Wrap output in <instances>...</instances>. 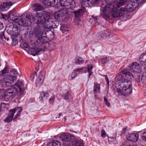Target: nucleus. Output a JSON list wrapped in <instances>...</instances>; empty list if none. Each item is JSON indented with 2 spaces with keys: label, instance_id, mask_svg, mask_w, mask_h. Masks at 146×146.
I'll use <instances>...</instances> for the list:
<instances>
[{
  "label": "nucleus",
  "instance_id": "obj_51",
  "mask_svg": "<svg viewBox=\"0 0 146 146\" xmlns=\"http://www.w3.org/2000/svg\"><path fill=\"white\" fill-rule=\"evenodd\" d=\"M127 129L126 127H124L123 129V131H122V133L123 134H125L126 133V131Z\"/></svg>",
  "mask_w": 146,
  "mask_h": 146
},
{
  "label": "nucleus",
  "instance_id": "obj_20",
  "mask_svg": "<svg viewBox=\"0 0 146 146\" xmlns=\"http://www.w3.org/2000/svg\"><path fill=\"white\" fill-rule=\"evenodd\" d=\"M42 3L46 7H53L55 3L54 0H41Z\"/></svg>",
  "mask_w": 146,
  "mask_h": 146
},
{
  "label": "nucleus",
  "instance_id": "obj_30",
  "mask_svg": "<svg viewBox=\"0 0 146 146\" xmlns=\"http://www.w3.org/2000/svg\"><path fill=\"white\" fill-rule=\"evenodd\" d=\"M74 14H75L74 13ZM76 17L75 16V18L74 19V21L75 23V24L81 26L83 24V22L81 20L78 18V17Z\"/></svg>",
  "mask_w": 146,
  "mask_h": 146
},
{
  "label": "nucleus",
  "instance_id": "obj_1",
  "mask_svg": "<svg viewBox=\"0 0 146 146\" xmlns=\"http://www.w3.org/2000/svg\"><path fill=\"white\" fill-rule=\"evenodd\" d=\"M36 20L38 26L30 32V34L34 36L35 38L36 42L31 40V45L33 46H41L45 43L46 41L45 38L42 36L43 34V30L41 29L39 26L44 27L47 29L52 27L53 23L52 19H50V14L47 12L42 11L36 14Z\"/></svg>",
  "mask_w": 146,
  "mask_h": 146
},
{
  "label": "nucleus",
  "instance_id": "obj_17",
  "mask_svg": "<svg viewBox=\"0 0 146 146\" xmlns=\"http://www.w3.org/2000/svg\"><path fill=\"white\" fill-rule=\"evenodd\" d=\"M45 74L44 72H41L38 76V77L36 79V84L37 85L40 86L42 83Z\"/></svg>",
  "mask_w": 146,
  "mask_h": 146
},
{
  "label": "nucleus",
  "instance_id": "obj_10",
  "mask_svg": "<svg viewBox=\"0 0 146 146\" xmlns=\"http://www.w3.org/2000/svg\"><path fill=\"white\" fill-rule=\"evenodd\" d=\"M17 78L16 76L9 75H6L4 76L3 78L5 85L12 87L14 85Z\"/></svg>",
  "mask_w": 146,
  "mask_h": 146
},
{
  "label": "nucleus",
  "instance_id": "obj_4",
  "mask_svg": "<svg viewBox=\"0 0 146 146\" xmlns=\"http://www.w3.org/2000/svg\"><path fill=\"white\" fill-rule=\"evenodd\" d=\"M126 4L125 7H121V10H124L128 12L132 11L134 9L137 7L136 0H117L115 9H119L122 5Z\"/></svg>",
  "mask_w": 146,
  "mask_h": 146
},
{
  "label": "nucleus",
  "instance_id": "obj_54",
  "mask_svg": "<svg viewBox=\"0 0 146 146\" xmlns=\"http://www.w3.org/2000/svg\"><path fill=\"white\" fill-rule=\"evenodd\" d=\"M3 27V23L0 22V30Z\"/></svg>",
  "mask_w": 146,
  "mask_h": 146
},
{
  "label": "nucleus",
  "instance_id": "obj_5",
  "mask_svg": "<svg viewBox=\"0 0 146 146\" xmlns=\"http://www.w3.org/2000/svg\"><path fill=\"white\" fill-rule=\"evenodd\" d=\"M18 93V91L14 87L8 88L5 90L0 89V99L9 101L14 98Z\"/></svg>",
  "mask_w": 146,
  "mask_h": 146
},
{
  "label": "nucleus",
  "instance_id": "obj_49",
  "mask_svg": "<svg viewBox=\"0 0 146 146\" xmlns=\"http://www.w3.org/2000/svg\"><path fill=\"white\" fill-rule=\"evenodd\" d=\"M137 3V6L139 5V3H141L143 2L145 0H136Z\"/></svg>",
  "mask_w": 146,
  "mask_h": 146
},
{
  "label": "nucleus",
  "instance_id": "obj_47",
  "mask_svg": "<svg viewBox=\"0 0 146 146\" xmlns=\"http://www.w3.org/2000/svg\"><path fill=\"white\" fill-rule=\"evenodd\" d=\"M54 143L55 142L54 141L48 143L47 144V146H55V145H54Z\"/></svg>",
  "mask_w": 146,
  "mask_h": 146
},
{
  "label": "nucleus",
  "instance_id": "obj_23",
  "mask_svg": "<svg viewBox=\"0 0 146 146\" xmlns=\"http://www.w3.org/2000/svg\"><path fill=\"white\" fill-rule=\"evenodd\" d=\"M62 97L64 99L68 101H71L72 100V97L69 92H67L66 94H64Z\"/></svg>",
  "mask_w": 146,
  "mask_h": 146
},
{
  "label": "nucleus",
  "instance_id": "obj_44",
  "mask_svg": "<svg viewBox=\"0 0 146 146\" xmlns=\"http://www.w3.org/2000/svg\"><path fill=\"white\" fill-rule=\"evenodd\" d=\"M106 135V133L104 130L102 129L101 131V136L103 137H105Z\"/></svg>",
  "mask_w": 146,
  "mask_h": 146
},
{
  "label": "nucleus",
  "instance_id": "obj_59",
  "mask_svg": "<svg viewBox=\"0 0 146 146\" xmlns=\"http://www.w3.org/2000/svg\"><path fill=\"white\" fill-rule=\"evenodd\" d=\"M60 115H61V114H58V118H59L60 116Z\"/></svg>",
  "mask_w": 146,
  "mask_h": 146
},
{
  "label": "nucleus",
  "instance_id": "obj_57",
  "mask_svg": "<svg viewBox=\"0 0 146 146\" xmlns=\"http://www.w3.org/2000/svg\"><path fill=\"white\" fill-rule=\"evenodd\" d=\"M140 81L139 78H138L137 79L135 80V81L137 82H139Z\"/></svg>",
  "mask_w": 146,
  "mask_h": 146
},
{
  "label": "nucleus",
  "instance_id": "obj_29",
  "mask_svg": "<svg viewBox=\"0 0 146 146\" xmlns=\"http://www.w3.org/2000/svg\"><path fill=\"white\" fill-rule=\"evenodd\" d=\"M84 62V60L80 57H76L75 59V63L77 65H81Z\"/></svg>",
  "mask_w": 146,
  "mask_h": 146
},
{
  "label": "nucleus",
  "instance_id": "obj_55",
  "mask_svg": "<svg viewBox=\"0 0 146 146\" xmlns=\"http://www.w3.org/2000/svg\"><path fill=\"white\" fill-rule=\"evenodd\" d=\"M105 103L106 105L108 107H109L110 105V103L108 102V101L105 102Z\"/></svg>",
  "mask_w": 146,
  "mask_h": 146
},
{
  "label": "nucleus",
  "instance_id": "obj_42",
  "mask_svg": "<svg viewBox=\"0 0 146 146\" xmlns=\"http://www.w3.org/2000/svg\"><path fill=\"white\" fill-rule=\"evenodd\" d=\"M101 0H90V3L92 4L98 3Z\"/></svg>",
  "mask_w": 146,
  "mask_h": 146
},
{
  "label": "nucleus",
  "instance_id": "obj_32",
  "mask_svg": "<svg viewBox=\"0 0 146 146\" xmlns=\"http://www.w3.org/2000/svg\"><path fill=\"white\" fill-rule=\"evenodd\" d=\"M31 45L30 46L27 42H23L21 45V46L25 49L27 50V49H28L30 47Z\"/></svg>",
  "mask_w": 146,
  "mask_h": 146
},
{
  "label": "nucleus",
  "instance_id": "obj_50",
  "mask_svg": "<svg viewBox=\"0 0 146 146\" xmlns=\"http://www.w3.org/2000/svg\"><path fill=\"white\" fill-rule=\"evenodd\" d=\"M104 76L105 77V79H106V80L108 84V85L109 84V79L108 78L107 76L106 75H105Z\"/></svg>",
  "mask_w": 146,
  "mask_h": 146
},
{
  "label": "nucleus",
  "instance_id": "obj_38",
  "mask_svg": "<svg viewBox=\"0 0 146 146\" xmlns=\"http://www.w3.org/2000/svg\"><path fill=\"white\" fill-rule=\"evenodd\" d=\"M84 69H86V67H82L80 68H77L74 70V71L75 72H80L82 71H83L84 70H85Z\"/></svg>",
  "mask_w": 146,
  "mask_h": 146
},
{
  "label": "nucleus",
  "instance_id": "obj_28",
  "mask_svg": "<svg viewBox=\"0 0 146 146\" xmlns=\"http://www.w3.org/2000/svg\"><path fill=\"white\" fill-rule=\"evenodd\" d=\"M60 30L62 33L65 34H67L68 32L69 31V29L67 27L66 25H62L60 27Z\"/></svg>",
  "mask_w": 146,
  "mask_h": 146
},
{
  "label": "nucleus",
  "instance_id": "obj_37",
  "mask_svg": "<svg viewBox=\"0 0 146 146\" xmlns=\"http://www.w3.org/2000/svg\"><path fill=\"white\" fill-rule=\"evenodd\" d=\"M141 80L143 82H146V73L145 72L143 74L141 77Z\"/></svg>",
  "mask_w": 146,
  "mask_h": 146
},
{
  "label": "nucleus",
  "instance_id": "obj_36",
  "mask_svg": "<svg viewBox=\"0 0 146 146\" xmlns=\"http://www.w3.org/2000/svg\"><path fill=\"white\" fill-rule=\"evenodd\" d=\"M67 136V135L66 134L64 133L61 135L60 136V138L62 140L66 142Z\"/></svg>",
  "mask_w": 146,
  "mask_h": 146
},
{
  "label": "nucleus",
  "instance_id": "obj_61",
  "mask_svg": "<svg viewBox=\"0 0 146 146\" xmlns=\"http://www.w3.org/2000/svg\"><path fill=\"white\" fill-rule=\"evenodd\" d=\"M55 26H56V24H55Z\"/></svg>",
  "mask_w": 146,
  "mask_h": 146
},
{
  "label": "nucleus",
  "instance_id": "obj_15",
  "mask_svg": "<svg viewBox=\"0 0 146 146\" xmlns=\"http://www.w3.org/2000/svg\"><path fill=\"white\" fill-rule=\"evenodd\" d=\"M110 32L109 30L104 31L97 34L98 39L101 40L108 38L110 35Z\"/></svg>",
  "mask_w": 146,
  "mask_h": 146
},
{
  "label": "nucleus",
  "instance_id": "obj_27",
  "mask_svg": "<svg viewBox=\"0 0 146 146\" xmlns=\"http://www.w3.org/2000/svg\"><path fill=\"white\" fill-rule=\"evenodd\" d=\"M93 66L92 64L91 65H88L87 68H86V69H84L85 70H83V73H86L87 72H88L90 73L91 71L92 70V68H93ZM91 74L90 73H89V77H90Z\"/></svg>",
  "mask_w": 146,
  "mask_h": 146
},
{
  "label": "nucleus",
  "instance_id": "obj_46",
  "mask_svg": "<svg viewBox=\"0 0 146 146\" xmlns=\"http://www.w3.org/2000/svg\"><path fill=\"white\" fill-rule=\"evenodd\" d=\"M54 102V97H51L49 99V102L50 103H53Z\"/></svg>",
  "mask_w": 146,
  "mask_h": 146
},
{
  "label": "nucleus",
  "instance_id": "obj_31",
  "mask_svg": "<svg viewBox=\"0 0 146 146\" xmlns=\"http://www.w3.org/2000/svg\"><path fill=\"white\" fill-rule=\"evenodd\" d=\"M100 90V85L99 84H97L94 86V94H96L97 92H98Z\"/></svg>",
  "mask_w": 146,
  "mask_h": 146
},
{
  "label": "nucleus",
  "instance_id": "obj_60",
  "mask_svg": "<svg viewBox=\"0 0 146 146\" xmlns=\"http://www.w3.org/2000/svg\"><path fill=\"white\" fill-rule=\"evenodd\" d=\"M120 146H124L123 145H121Z\"/></svg>",
  "mask_w": 146,
  "mask_h": 146
},
{
  "label": "nucleus",
  "instance_id": "obj_3",
  "mask_svg": "<svg viewBox=\"0 0 146 146\" xmlns=\"http://www.w3.org/2000/svg\"><path fill=\"white\" fill-rule=\"evenodd\" d=\"M121 72L125 77L122 74H119L115 77L116 88L118 93L126 96L131 94L132 92L131 81L134 80V77L132 74L126 70H123Z\"/></svg>",
  "mask_w": 146,
  "mask_h": 146
},
{
  "label": "nucleus",
  "instance_id": "obj_24",
  "mask_svg": "<svg viewBox=\"0 0 146 146\" xmlns=\"http://www.w3.org/2000/svg\"><path fill=\"white\" fill-rule=\"evenodd\" d=\"M33 10L35 11H39L42 9V7L41 5L38 3H36L33 6Z\"/></svg>",
  "mask_w": 146,
  "mask_h": 146
},
{
  "label": "nucleus",
  "instance_id": "obj_14",
  "mask_svg": "<svg viewBox=\"0 0 146 146\" xmlns=\"http://www.w3.org/2000/svg\"><path fill=\"white\" fill-rule=\"evenodd\" d=\"M130 70L133 72H138L140 73L141 72L140 64L137 62H134L130 64L129 65Z\"/></svg>",
  "mask_w": 146,
  "mask_h": 146
},
{
  "label": "nucleus",
  "instance_id": "obj_34",
  "mask_svg": "<svg viewBox=\"0 0 146 146\" xmlns=\"http://www.w3.org/2000/svg\"><path fill=\"white\" fill-rule=\"evenodd\" d=\"M0 38L3 40H7L8 41L9 40V38H7L5 37L3 32H1L0 33Z\"/></svg>",
  "mask_w": 146,
  "mask_h": 146
},
{
  "label": "nucleus",
  "instance_id": "obj_58",
  "mask_svg": "<svg viewBox=\"0 0 146 146\" xmlns=\"http://www.w3.org/2000/svg\"><path fill=\"white\" fill-rule=\"evenodd\" d=\"M145 66L144 67V69L145 70V71L146 72V65H145Z\"/></svg>",
  "mask_w": 146,
  "mask_h": 146
},
{
  "label": "nucleus",
  "instance_id": "obj_25",
  "mask_svg": "<svg viewBox=\"0 0 146 146\" xmlns=\"http://www.w3.org/2000/svg\"><path fill=\"white\" fill-rule=\"evenodd\" d=\"M111 60L112 58L111 57H104L100 59V61L102 64H104Z\"/></svg>",
  "mask_w": 146,
  "mask_h": 146
},
{
  "label": "nucleus",
  "instance_id": "obj_6",
  "mask_svg": "<svg viewBox=\"0 0 146 146\" xmlns=\"http://www.w3.org/2000/svg\"><path fill=\"white\" fill-rule=\"evenodd\" d=\"M22 109L21 107H17L10 111L9 113L4 120L6 122L9 123L13 120H16L17 118L20 115Z\"/></svg>",
  "mask_w": 146,
  "mask_h": 146
},
{
  "label": "nucleus",
  "instance_id": "obj_40",
  "mask_svg": "<svg viewBox=\"0 0 146 146\" xmlns=\"http://www.w3.org/2000/svg\"><path fill=\"white\" fill-rule=\"evenodd\" d=\"M11 73L12 74L14 75L13 76H15L17 77V76L18 75V72L17 71L14 69H12L11 71Z\"/></svg>",
  "mask_w": 146,
  "mask_h": 146
},
{
  "label": "nucleus",
  "instance_id": "obj_53",
  "mask_svg": "<svg viewBox=\"0 0 146 146\" xmlns=\"http://www.w3.org/2000/svg\"><path fill=\"white\" fill-rule=\"evenodd\" d=\"M115 139L113 137H110L108 138L109 141L112 140L113 141H114V140Z\"/></svg>",
  "mask_w": 146,
  "mask_h": 146
},
{
  "label": "nucleus",
  "instance_id": "obj_12",
  "mask_svg": "<svg viewBox=\"0 0 146 146\" xmlns=\"http://www.w3.org/2000/svg\"><path fill=\"white\" fill-rule=\"evenodd\" d=\"M106 2L107 4L103 7V12L108 14L111 11H109L108 9L116 6V1L115 2V0H106Z\"/></svg>",
  "mask_w": 146,
  "mask_h": 146
},
{
  "label": "nucleus",
  "instance_id": "obj_52",
  "mask_svg": "<svg viewBox=\"0 0 146 146\" xmlns=\"http://www.w3.org/2000/svg\"><path fill=\"white\" fill-rule=\"evenodd\" d=\"M35 76V75L34 74H32L30 76V79H31L33 80V79Z\"/></svg>",
  "mask_w": 146,
  "mask_h": 146
},
{
  "label": "nucleus",
  "instance_id": "obj_8",
  "mask_svg": "<svg viewBox=\"0 0 146 146\" xmlns=\"http://www.w3.org/2000/svg\"><path fill=\"white\" fill-rule=\"evenodd\" d=\"M115 6L114 7H113L110 9H109L108 10L109 11H111L110 13L108 14L105 13L104 12H103V16L106 17V18H108L109 17L110 15H112V17H113L117 18L119 17H121L123 16L125 14V11L124 10H121V8L119 9V11H118V9H115Z\"/></svg>",
  "mask_w": 146,
  "mask_h": 146
},
{
  "label": "nucleus",
  "instance_id": "obj_56",
  "mask_svg": "<svg viewBox=\"0 0 146 146\" xmlns=\"http://www.w3.org/2000/svg\"><path fill=\"white\" fill-rule=\"evenodd\" d=\"M104 102H106V101H108V100L105 97H104Z\"/></svg>",
  "mask_w": 146,
  "mask_h": 146
},
{
  "label": "nucleus",
  "instance_id": "obj_11",
  "mask_svg": "<svg viewBox=\"0 0 146 146\" xmlns=\"http://www.w3.org/2000/svg\"><path fill=\"white\" fill-rule=\"evenodd\" d=\"M61 7H65L66 9H72L75 6V2L73 0H60Z\"/></svg>",
  "mask_w": 146,
  "mask_h": 146
},
{
  "label": "nucleus",
  "instance_id": "obj_41",
  "mask_svg": "<svg viewBox=\"0 0 146 146\" xmlns=\"http://www.w3.org/2000/svg\"><path fill=\"white\" fill-rule=\"evenodd\" d=\"M141 137L143 140H146V131L142 133Z\"/></svg>",
  "mask_w": 146,
  "mask_h": 146
},
{
  "label": "nucleus",
  "instance_id": "obj_63",
  "mask_svg": "<svg viewBox=\"0 0 146 146\" xmlns=\"http://www.w3.org/2000/svg\"><path fill=\"white\" fill-rule=\"evenodd\" d=\"M55 118H57V117H55Z\"/></svg>",
  "mask_w": 146,
  "mask_h": 146
},
{
  "label": "nucleus",
  "instance_id": "obj_43",
  "mask_svg": "<svg viewBox=\"0 0 146 146\" xmlns=\"http://www.w3.org/2000/svg\"><path fill=\"white\" fill-rule=\"evenodd\" d=\"M92 18H93L94 22H96V23H98L97 21L98 19H100V17L96 16V17H95L94 16H92Z\"/></svg>",
  "mask_w": 146,
  "mask_h": 146
},
{
  "label": "nucleus",
  "instance_id": "obj_22",
  "mask_svg": "<svg viewBox=\"0 0 146 146\" xmlns=\"http://www.w3.org/2000/svg\"><path fill=\"white\" fill-rule=\"evenodd\" d=\"M140 58L141 64L143 66L146 65V54L141 55Z\"/></svg>",
  "mask_w": 146,
  "mask_h": 146
},
{
  "label": "nucleus",
  "instance_id": "obj_13",
  "mask_svg": "<svg viewBox=\"0 0 146 146\" xmlns=\"http://www.w3.org/2000/svg\"><path fill=\"white\" fill-rule=\"evenodd\" d=\"M14 88H16L15 86H17L19 89L20 94H22L25 90H26L27 88V86L26 85H25L23 82L20 80H18L15 83H14Z\"/></svg>",
  "mask_w": 146,
  "mask_h": 146
},
{
  "label": "nucleus",
  "instance_id": "obj_45",
  "mask_svg": "<svg viewBox=\"0 0 146 146\" xmlns=\"http://www.w3.org/2000/svg\"><path fill=\"white\" fill-rule=\"evenodd\" d=\"M9 105L8 104H5L4 103H2L1 105V108H4L5 106L7 107L9 106Z\"/></svg>",
  "mask_w": 146,
  "mask_h": 146
},
{
  "label": "nucleus",
  "instance_id": "obj_18",
  "mask_svg": "<svg viewBox=\"0 0 146 146\" xmlns=\"http://www.w3.org/2000/svg\"><path fill=\"white\" fill-rule=\"evenodd\" d=\"M12 5V3L11 2H4L1 5L0 9L2 11H6L10 8Z\"/></svg>",
  "mask_w": 146,
  "mask_h": 146
},
{
  "label": "nucleus",
  "instance_id": "obj_48",
  "mask_svg": "<svg viewBox=\"0 0 146 146\" xmlns=\"http://www.w3.org/2000/svg\"><path fill=\"white\" fill-rule=\"evenodd\" d=\"M55 146H61L60 142L58 141H55Z\"/></svg>",
  "mask_w": 146,
  "mask_h": 146
},
{
  "label": "nucleus",
  "instance_id": "obj_9",
  "mask_svg": "<svg viewBox=\"0 0 146 146\" xmlns=\"http://www.w3.org/2000/svg\"><path fill=\"white\" fill-rule=\"evenodd\" d=\"M90 3V0H82V1H80V5L81 9L77 11H75L74 12L75 14L76 17H78L82 16L85 11L86 7H89Z\"/></svg>",
  "mask_w": 146,
  "mask_h": 146
},
{
  "label": "nucleus",
  "instance_id": "obj_62",
  "mask_svg": "<svg viewBox=\"0 0 146 146\" xmlns=\"http://www.w3.org/2000/svg\"><path fill=\"white\" fill-rule=\"evenodd\" d=\"M3 19H4V18L3 17Z\"/></svg>",
  "mask_w": 146,
  "mask_h": 146
},
{
  "label": "nucleus",
  "instance_id": "obj_33",
  "mask_svg": "<svg viewBox=\"0 0 146 146\" xmlns=\"http://www.w3.org/2000/svg\"><path fill=\"white\" fill-rule=\"evenodd\" d=\"M77 76V74L76 72H73L70 74L68 76V79L70 80H72Z\"/></svg>",
  "mask_w": 146,
  "mask_h": 146
},
{
  "label": "nucleus",
  "instance_id": "obj_39",
  "mask_svg": "<svg viewBox=\"0 0 146 146\" xmlns=\"http://www.w3.org/2000/svg\"><path fill=\"white\" fill-rule=\"evenodd\" d=\"M8 71L7 69H4L2 70L1 72L0 71V76H1L4 75L5 74L7 73Z\"/></svg>",
  "mask_w": 146,
  "mask_h": 146
},
{
  "label": "nucleus",
  "instance_id": "obj_35",
  "mask_svg": "<svg viewBox=\"0 0 146 146\" xmlns=\"http://www.w3.org/2000/svg\"><path fill=\"white\" fill-rule=\"evenodd\" d=\"M74 139V137L72 135H67L66 140V142H69L72 141Z\"/></svg>",
  "mask_w": 146,
  "mask_h": 146
},
{
  "label": "nucleus",
  "instance_id": "obj_21",
  "mask_svg": "<svg viewBox=\"0 0 146 146\" xmlns=\"http://www.w3.org/2000/svg\"><path fill=\"white\" fill-rule=\"evenodd\" d=\"M49 91H46L41 92L39 97L40 100L42 101L48 99L49 96Z\"/></svg>",
  "mask_w": 146,
  "mask_h": 146
},
{
  "label": "nucleus",
  "instance_id": "obj_19",
  "mask_svg": "<svg viewBox=\"0 0 146 146\" xmlns=\"http://www.w3.org/2000/svg\"><path fill=\"white\" fill-rule=\"evenodd\" d=\"M127 139L134 142L137 141L139 138V135L137 134L132 133L127 137Z\"/></svg>",
  "mask_w": 146,
  "mask_h": 146
},
{
  "label": "nucleus",
  "instance_id": "obj_16",
  "mask_svg": "<svg viewBox=\"0 0 146 146\" xmlns=\"http://www.w3.org/2000/svg\"><path fill=\"white\" fill-rule=\"evenodd\" d=\"M31 46L33 47H31L30 46V47L28 48V53L32 55L35 56L36 54H39L38 52L39 51L42 52H44V50L42 49H41L40 48H36L35 47V46Z\"/></svg>",
  "mask_w": 146,
  "mask_h": 146
},
{
  "label": "nucleus",
  "instance_id": "obj_26",
  "mask_svg": "<svg viewBox=\"0 0 146 146\" xmlns=\"http://www.w3.org/2000/svg\"><path fill=\"white\" fill-rule=\"evenodd\" d=\"M82 141L79 140H75L72 143L73 146H83Z\"/></svg>",
  "mask_w": 146,
  "mask_h": 146
},
{
  "label": "nucleus",
  "instance_id": "obj_2",
  "mask_svg": "<svg viewBox=\"0 0 146 146\" xmlns=\"http://www.w3.org/2000/svg\"><path fill=\"white\" fill-rule=\"evenodd\" d=\"M25 18L21 19V17L17 16L15 13H13L9 12L8 14V18L13 21V25L14 26L10 25L11 28L7 27L6 29L7 32L15 37H17L19 33L20 30L18 29V26L23 27L28 26L30 25L31 23L35 21V19L30 13H28L25 16Z\"/></svg>",
  "mask_w": 146,
  "mask_h": 146
},
{
  "label": "nucleus",
  "instance_id": "obj_7",
  "mask_svg": "<svg viewBox=\"0 0 146 146\" xmlns=\"http://www.w3.org/2000/svg\"><path fill=\"white\" fill-rule=\"evenodd\" d=\"M67 9L63 7L57 9L55 12V19L58 21H66L69 18Z\"/></svg>",
  "mask_w": 146,
  "mask_h": 146
}]
</instances>
